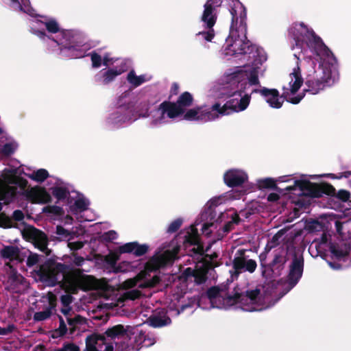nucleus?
<instances>
[{"mask_svg":"<svg viewBox=\"0 0 351 351\" xmlns=\"http://www.w3.org/2000/svg\"><path fill=\"white\" fill-rule=\"evenodd\" d=\"M246 19L247 15H245L243 18H239L237 22H231L229 36L226 38V55L249 54L253 58L258 55V47L247 40Z\"/></svg>","mask_w":351,"mask_h":351,"instance_id":"nucleus-1","label":"nucleus"},{"mask_svg":"<svg viewBox=\"0 0 351 351\" xmlns=\"http://www.w3.org/2000/svg\"><path fill=\"white\" fill-rule=\"evenodd\" d=\"M230 83L235 86V90L230 94V96L234 98L228 100L223 106L219 102L212 106V109L216 110L221 116L243 111L250 102V95L245 94L242 96L247 85L242 73H233L230 78Z\"/></svg>","mask_w":351,"mask_h":351,"instance_id":"nucleus-2","label":"nucleus"},{"mask_svg":"<svg viewBox=\"0 0 351 351\" xmlns=\"http://www.w3.org/2000/svg\"><path fill=\"white\" fill-rule=\"evenodd\" d=\"M71 267L69 265L57 262L53 258L47 259L34 270L39 281L47 287L66 285Z\"/></svg>","mask_w":351,"mask_h":351,"instance_id":"nucleus-3","label":"nucleus"},{"mask_svg":"<svg viewBox=\"0 0 351 351\" xmlns=\"http://www.w3.org/2000/svg\"><path fill=\"white\" fill-rule=\"evenodd\" d=\"M295 185L301 191L306 192V195L311 197L319 198L324 195H327L335 197L343 202H348L350 198V193L348 191L341 189L336 193L335 187L327 182L317 184L309 180H297L295 181Z\"/></svg>","mask_w":351,"mask_h":351,"instance_id":"nucleus-4","label":"nucleus"},{"mask_svg":"<svg viewBox=\"0 0 351 351\" xmlns=\"http://www.w3.org/2000/svg\"><path fill=\"white\" fill-rule=\"evenodd\" d=\"M332 71L329 67L319 64L317 69L313 70V73H309L305 81L307 86L304 92H309L311 94H317L326 86L330 85Z\"/></svg>","mask_w":351,"mask_h":351,"instance_id":"nucleus-5","label":"nucleus"},{"mask_svg":"<svg viewBox=\"0 0 351 351\" xmlns=\"http://www.w3.org/2000/svg\"><path fill=\"white\" fill-rule=\"evenodd\" d=\"M74 292L77 289L84 291L96 290L99 287V284L96 278L90 275H86L80 269H72L69 273L66 283Z\"/></svg>","mask_w":351,"mask_h":351,"instance_id":"nucleus-6","label":"nucleus"},{"mask_svg":"<svg viewBox=\"0 0 351 351\" xmlns=\"http://www.w3.org/2000/svg\"><path fill=\"white\" fill-rule=\"evenodd\" d=\"M300 27L305 31L304 36L308 47L311 49L317 56L332 58L335 60V57L332 52L312 29H308L303 23L300 24Z\"/></svg>","mask_w":351,"mask_h":351,"instance_id":"nucleus-7","label":"nucleus"},{"mask_svg":"<svg viewBox=\"0 0 351 351\" xmlns=\"http://www.w3.org/2000/svg\"><path fill=\"white\" fill-rule=\"evenodd\" d=\"M23 237L28 241L32 242L34 246L43 252L46 256H49L51 250L49 249L48 238L45 232L36 228L29 226L23 232Z\"/></svg>","mask_w":351,"mask_h":351,"instance_id":"nucleus-8","label":"nucleus"},{"mask_svg":"<svg viewBox=\"0 0 351 351\" xmlns=\"http://www.w3.org/2000/svg\"><path fill=\"white\" fill-rule=\"evenodd\" d=\"M179 251L180 247H176L171 250H167L161 254L154 255L146 263V268L150 271H156L167 265H172L178 258Z\"/></svg>","mask_w":351,"mask_h":351,"instance_id":"nucleus-9","label":"nucleus"},{"mask_svg":"<svg viewBox=\"0 0 351 351\" xmlns=\"http://www.w3.org/2000/svg\"><path fill=\"white\" fill-rule=\"evenodd\" d=\"M206 3L216 10L221 7H228L233 23L237 22L239 18L247 15L246 8L239 0H207Z\"/></svg>","mask_w":351,"mask_h":351,"instance_id":"nucleus-10","label":"nucleus"},{"mask_svg":"<svg viewBox=\"0 0 351 351\" xmlns=\"http://www.w3.org/2000/svg\"><path fill=\"white\" fill-rule=\"evenodd\" d=\"M304 260L302 255L295 253L289 265L287 276V284L289 289H293L300 281L304 271Z\"/></svg>","mask_w":351,"mask_h":351,"instance_id":"nucleus-11","label":"nucleus"},{"mask_svg":"<svg viewBox=\"0 0 351 351\" xmlns=\"http://www.w3.org/2000/svg\"><path fill=\"white\" fill-rule=\"evenodd\" d=\"M213 268V263L204 260L202 261L201 265H197L195 269L187 267L183 272L185 278H194L196 285H202L208 280V274Z\"/></svg>","mask_w":351,"mask_h":351,"instance_id":"nucleus-12","label":"nucleus"},{"mask_svg":"<svg viewBox=\"0 0 351 351\" xmlns=\"http://www.w3.org/2000/svg\"><path fill=\"white\" fill-rule=\"evenodd\" d=\"M261 290L258 288L252 290H247L242 293L235 292L233 295L227 294L226 299L232 304H241L246 305L248 304H256L258 301Z\"/></svg>","mask_w":351,"mask_h":351,"instance_id":"nucleus-13","label":"nucleus"},{"mask_svg":"<svg viewBox=\"0 0 351 351\" xmlns=\"http://www.w3.org/2000/svg\"><path fill=\"white\" fill-rule=\"evenodd\" d=\"M253 92L260 93L265 97L266 102L273 108H280L286 98V93H283L280 95L279 91L276 88H267L263 87L261 89H254Z\"/></svg>","mask_w":351,"mask_h":351,"instance_id":"nucleus-14","label":"nucleus"},{"mask_svg":"<svg viewBox=\"0 0 351 351\" xmlns=\"http://www.w3.org/2000/svg\"><path fill=\"white\" fill-rule=\"evenodd\" d=\"M86 348L83 351H113V346L106 345L104 335L93 333L86 338Z\"/></svg>","mask_w":351,"mask_h":351,"instance_id":"nucleus-15","label":"nucleus"},{"mask_svg":"<svg viewBox=\"0 0 351 351\" xmlns=\"http://www.w3.org/2000/svg\"><path fill=\"white\" fill-rule=\"evenodd\" d=\"M153 104H152L149 101V99L147 97H143L140 98L136 103V107L135 105L130 102L125 106H123L120 107V110L123 111L124 110H128L130 113H132L133 115V112L135 111L136 113L140 116V117H148L149 116V112L151 106Z\"/></svg>","mask_w":351,"mask_h":351,"instance_id":"nucleus-16","label":"nucleus"},{"mask_svg":"<svg viewBox=\"0 0 351 351\" xmlns=\"http://www.w3.org/2000/svg\"><path fill=\"white\" fill-rule=\"evenodd\" d=\"M247 178V175L245 172L237 169L228 170L223 175L224 183L231 188L241 186Z\"/></svg>","mask_w":351,"mask_h":351,"instance_id":"nucleus-17","label":"nucleus"},{"mask_svg":"<svg viewBox=\"0 0 351 351\" xmlns=\"http://www.w3.org/2000/svg\"><path fill=\"white\" fill-rule=\"evenodd\" d=\"M287 256L281 252H275L272 261L267 265L266 271H270L274 276L282 275L287 262Z\"/></svg>","mask_w":351,"mask_h":351,"instance_id":"nucleus-18","label":"nucleus"},{"mask_svg":"<svg viewBox=\"0 0 351 351\" xmlns=\"http://www.w3.org/2000/svg\"><path fill=\"white\" fill-rule=\"evenodd\" d=\"M158 110L160 112V120L164 119L165 114L169 119H174L184 113V109H181L176 102L170 101H165L161 103L158 107Z\"/></svg>","mask_w":351,"mask_h":351,"instance_id":"nucleus-19","label":"nucleus"},{"mask_svg":"<svg viewBox=\"0 0 351 351\" xmlns=\"http://www.w3.org/2000/svg\"><path fill=\"white\" fill-rule=\"evenodd\" d=\"M27 197L34 204H43L51 201V197L46 189L40 186L32 188L27 193Z\"/></svg>","mask_w":351,"mask_h":351,"instance_id":"nucleus-20","label":"nucleus"},{"mask_svg":"<svg viewBox=\"0 0 351 351\" xmlns=\"http://www.w3.org/2000/svg\"><path fill=\"white\" fill-rule=\"evenodd\" d=\"M62 38L65 40L64 41L60 40V42L56 41L55 39H52L54 42H56L59 45H62L65 49H68L71 51V55L75 58H80L85 56V51L81 49H77L76 47L72 45L71 38L73 37V32L71 30H62L61 32Z\"/></svg>","mask_w":351,"mask_h":351,"instance_id":"nucleus-21","label":"nucleus"},{"mask_svg":"<svg viewBox=\"0 0 351 351\" xmlns=\"http://www.w3.org/2000/svg\"><path fill=\"white\" fill-rule=\"evenodd\" d=\"M25 282V278L19 274L16 269L11 267L10 273L8 275L5 289L9 291L17 293L20 286Z\"/></svg>","mask_w":351,"mask_h":351,"instance_id":"nucleus-22","label":"nucleus"},{"mask_svg":"<svg viewBox=\"0 0 351 351\" xmlns=\"http://www.w3.org/2000/svg\"><path fill=\"white\" fill-rule=\"evenodd\" d=\"M328 250L332 258L341 261L349 256L350 247L346 243L330 241L328 243Z\"/></svg>","mask_w":351,"mask_h":351,"instance_id":"nucleus-23","label":"nucleus"},{"mask_svg":"<svg viewBox=\"0 0 351 351\" xmlns=\"http://www.w3.org/2000/svg\"><path fill=\"white\" fill-rule=\"evenodd\" d=\"M217 19V10L205 3L204 5V11L201 16L202 21L204 23L206 28H211L215 25Z\"/></svg>","mask_w":351,"mask_h":351,"instance_id":"nucleus-24","label":"nucleus"},{"mask_svg":"<svg viewBox=\"0 0 351 351\" xmlns=\"http://www.w3.org/2000/svg\"><path fill=\"white\" fill-rule=\"evenodd\" d=\"M147 320L149 325L154 328L165 326L170 324L171 322V319L167 315V312L162 311L151 315Z\"/></svg>","mask_w":351,"mask_h":351,"instance_id":"nucleus-25","label":"nucleus"},{"mask_svg":"<svg viewBox=\"0 0 351 351\" xmlns=\"http://www.w3.org/2000/svg\"><path fill=\"white\" fill-rule=\"evenodd\" d=\"M245 252L244 249H240L237 252V256H235L232 261L233 269H234V275L237 277L243 271L245 267V263L246 261Z\"/></svg>","mask_w":351,"mask_h":351,"instance_id":"nucleus-26","label":"nucleus"},{"mask_svg":"<svg viewBox=\"0 0 351 351\" xmlns=\"http://www.w3.org/2000/svg\"><path fill=\"white\" fill-rule=\"evenodd\" d=\"M290 75L291 77V81L289 83L291 85V93L294 95L298 91L303 84V78L302 77L300 68H295Z\"/></svg>","mask_w":351,"mask_h":351,"instance_id":"nucleus-27","label":"nucleus"},{"mask_svg":"<svg viewBox=\"0 0 351 351\" xmlns=\"http://www.w3.org/2000/svg\"><path fill=\"white\" fill-rule=\"evenodd\" d=\"M56 307V300L50 298L48 306L43 311L36 312L34 314V320L41 322L49 318L52 314V310Z\"/></svg>","mask_w":351,"mask_h":351,"instance_id":"nucleus-28","label":"nucleus"},{"mask_svg":"<svg viewBox=\"0 0 351 351\" xmlns=\"http://www.w3.org/2000/svg\"><path fill=\"white\" fill-rule=\"evenodd\" d=\"M0 254L4 259L16 260L19 257L20 250L17 246L6 245L1 249Z\"/></svg>","mask_w":351,"mask_h":351,"instance_id":"nucleus-29","label":"nucleus"},{"mask_svg":"<svg viewBox=\"0 0 351 351\" xmlns=\"http://www.w3.org/2000/svg\"><path fill=\"white\" fill-rule=\"evenodd\" d=\"M126 333L127 329L122 324H117L108 328L104 333V336L106 335L111 339H115L124 337Z\"/></svg>","mask_w":351,"mask_h":351,"instance_id":"nucleus-30","label":"nucleus"},{"mask_svg":"<svg viewBox=\"0 0 351 351\" xmlns=\"http://www.w3.org/2000/svg\"><path fill=\"white\" fill-rule=\"evenodd\" d=\"M193 95L187 91L182 93L176 101V104L181 109H184L193 104Z\"/></svg>","mask_w":351,"mask_h":351,"instance_id":"nucleus-31","label":"nucleus"},{"mask_svg":"<svg viewBox=\"0 0 351 351\" xmlns=\"http://www.w3.org/2000/svg\"><path fill=\"white\" fill-rule=\"evenodd\" d=\"M258 187L261 189H273L277 191H281V190L278 187L276 180L271 178H267L265 179L259 180L258 181Z\"/></svg>","mask_w":351,"mask_h":351,"instance_id":"nucleus-32","label":"nucleus"},{"mask_svg":"<svg viewBox=\"0 0 351 351\" xmlns=\"http://www.w3.org/2000/svg\"><path fill=\"white\" fill-rule=\"evenodd\" d=\"M121 74V71L120 70L114 69H109L103 73V84H108L111 82H112L116 77Z\"/></svg>","mask_w":351,"mask_h":351,"instance_id":"nucleus-33","label":"nucleus"},{"mask_svg":"<svg viewBox=\"0 0 351 351\" xmlns=\"http://www.w3.org/2000/svg\"><path fill=\"white\" fill-rule=\"evenodd\" d=\"M127 80L134 87L141 86L145 80L143 75L137 76L134 71H130L127 75Z\"/></svg>","mask_w":351,"mask_h":351,"instance_id":"nucleus-34","label":"nucleus"},{"mask_svg":"<svg viewBox=\"0 0 351 351\" xmlns=\"http://www.w3.org/2000/svg\"><path fill=\"white\" fill-rule=\"evenodd\" d=\"M89 202L84 198H79L75 201L73 206H71L72 212H82L88 209Z\"/></svg>","mask_w":351,"mask_h":351,"instance_id":"nucleus-35","label":"nucleus"},{"mask_svg":"<svg viewBox=\"0 0 351 351\" xmlns=\"http://www.w3.org/2000/svg\"><path fill=\"white\" fill-rule=\"evenodd\" d=\"M58 317L59 319L60 325L59 327L53 331L52 335L53 338L63 337L66 334L68 330L63 317L60 315H58Z\"/></svg>","mask_w":351,"mask_h":351,"instance_id":"nucleus-36","label":"nucleus"},{"mask_svg":"<svg viewBox=\"0 0 351 351\" xmlns=\"http://www.w3.org/2000/svg\"><path fill=\"white\" fill-rule=\"evenodd\" d=\"M52 195L58 200H63L69 195L66 188L62 186H54L51 188Z\"/></svg>","mask_w":351,"mask_h":351,"instance_id":"nucleus-37","label":"nucleus"},{"mask_svg":"<svg viewBox=\"0 0 351 351\" xmlns=\"http://www.w3.org/2000/svg\"><path fill=\"white\" fill-rule=\"evenodd\" d=\"M49 176L48 171L45 169H40L29 176L31 179L38 182H44Z\"/></svg>","mask_w":351,"mask_h":351,"instance_id":"nucleus-38","label":"nucleus"},{"mask_svg":"<svg viewBox=\"0 0 351 351\" xmlns=\"http://www.w3.org/2000/svg\"><path fill=\"white\" fill-rule=\"evenodd\" d=\"M68 324L71 326V333L72 334L77 325H82L86 323V319L80 315H76L74 317H66Z\"/></svg>","mask_w":351,"mask_h":351,"instance_id":"nucleus-39","label":"nucleus"},{"mask_svg":"<svg viewBox=\"0 0 351 351\" xmlns=\"http://www.w3.org/2000/svg\"><path fill=\"white\" fill-rule=\"evenodd\" d=\"M42 23L45 25L49 33L56 34L60 32L59 25L55 19H51Z\"/></svg>","mask_w":351,"mask_h":351,"instance_id":"nucleus-40","label":"nucleus"},{"mask_svg":"<svg viewBox=\"0 0 351 351\" xmlns=\"http://www.w3.org/2000/svg\"><path fill=\"white\" fill-rule=\"evenodd\" d=\"M43 211L44 213H50L56 216H62L64 214L63 208L56 205L47 206L43 208Z\"/></svg>","mask_w":351,"mask_h":351,"instance_id":"nucleus-41","label":"nucleus"},{"mask_svg":"<svg viewBox=\"0 0 351 351\" xmlns=\"http://www.w3.org/2000/svg\"><path fill=\"white\" fill-rule=\"evenodd\" d=\"M14 196V191L11 188L0 189V200L5 201L8 203L9 201Z\"/></svg>","mask_w":351,"mask_h":351,"instance_id":"nucleus-42","label":"nucleus"},{"mask_svg":"<svg viewBox=\"0 0 351 351\" xmlns=\"http://www.w3.org/2000/svg\"><path fill=\"white\" fill-rule=\"evenodd\" d=\"M147 335L145 332H141L138 335V339L136 341H140V343L142 344V346L148 347L154 343V339L152 338H147Z\"/></svg>","mask_w":351,"mask_h":351,"instance_id":"nucleus-43","label":"nucleus"},{"mask_svg":"<svg viewBox=\"0 0 351 351\" xmlns=\"http://www.w3.org/2000/svg\"><path fill=\"white\" fill-rule=\"evenodd\" d=\"M87 56H90L92 66L93 68H99L102 63L101 56L95 51H92Z\"/></svg>","mask_w":351,"mask_h":351,"instance_id":"nucleus-44","label":"nucleus"},{"mask_svg":"<svg viewBox=\"0 0 351 351\" xmlns=\"http://www.w3.org/2000/svg\"><path fill=\"white\" fill-rule=\"evenodd\" d=\"M136 245V241L127 243L119 247V252L123 253H133L134 254V250Z\"/></svg>","mask_w":351,"mask_h":351,"instance_id":"nucleus-45","label":"nucleus"},{"mask_svg":"<svg viewBox=\"0 0 351 351\" xmlns=\"http://www.w3.org/2000/svg\"><path fill=\"white\" fill-rule=\"evenodd\" d=\"M182 223L183 220L181 218L176 219L169 224L167 232L170 234L177 232L181 227Z\"/></svg>","mask_w":351,"mask_h":351,"instance_id":"nucleus-46","label":"nucleus"},{"mask_svg":"<svg viewBox=\"0 0 351 351\" xmlns=\"http://www.w3.org/2000/svg\"><path fill=\"white\" fill-rule=\"evenodd\" d=\"M199 112V108L190 109L184 114V119L188 121L197 120V116Z\"/></svg>","mask_w":351,"mask_h":351,"instance_id":"nucleus-47","label":"nucleus"},{"mask_svg":"<svg viewBox=\"0 0 351 351\" xmlns=\"http://www.w3.org/2000/svg\"><path fill=\"white\" fill-rule=\"evenodd\" d=\"M221 289L217 287L213 286L208 289L206 291V295L210 300L218 298L220 295Z\"/></svg>","mask_w":351,"mask_h":351,"instance_id":"nucleus-48","label":"nucleus"},{"mask_svg":"<svg viewBox=\"0 0 351 351\" xmlns=\"http://www.w3.org/2000/svg\"><path fill=\"white\" fill-rule=\"evenodd\" d=\"M149 250V245L147 244H139L136 242V245L134 250V255L136 256H141L145 254Z\"/></svg>","mask_w":351,"mask_h":351,"instance_id":"nucleus-49","label":"nucleus"},{"mask_svg":"<svg viewBox=\"0 0 351 351\" xmlns=\"http://www.w3.org/2000/svg\"><path fill=\"white\" fill-rule=\"evenodd\" d=\"M141 292L137 289H133L128 291H126L123 294V297L125 300H134L141 297Z\"/></svg>","mask_w":351,"mask_h":351,"instance_id":"nucleus-50","label":"nucleus"},{"mask_svg":"<svg viewBox=\"0 0 351 351\" xmlns=\"http://www.w3.org/2000/svg\"><path fill=\"white\" fill-rule=\"evenodd\" d=\"M207 29L208 31L200 32L197 35L202 36L205 40L210 42L215 36V32L213 27Z\"/></svg>","mask_w":351,"mask_h":351,"instance_id":"nucleus-51","label":"nucleus"},{"mask_svg":"<svg viewBox=\"0 0 351 351\" xmlns=\"http://www.w3.org/2000/svg\"><path fill=\"white\" fill-rule=\"evenodd\" d=\"M257 267L256 262L253 259H248L245 261V267L243 271L253 273Z\"/></svg>","mask_w":351,"mask_h":351,"instance_id":"nucleus-52","label":"nucleus"},{"mask_svg":"<svg viewBox=\"0 0 351 351\" xmlns=\"http://www.w3.org/2000/svg\"><path fill=\"white\" fill-rule=\"evenodd\" d=\"M186 241L193 245H197L201 243L200 239L197 232L189 234L187 237H186Z\"/></svg>","mask_w":351,"mask_h":351,"instance_id":"nucleus-53","label":"nucleus"},{"mask_svg":"<svg viewBox=\"0 0 351 351\" xmlns=\"http://www.w3.org/2000/svg\"><path fill=\"white\" fill-rule=\"evenodd\" d=\"M117 237V234L114 230H109L106 232H104L102 236V240L106 242H111L113 240L116 239Z\"/></svg>","mask_w":351,"mask_h":351,"instance_id":"nucleus-54","label":"nucleus"},{"mask_svg":"<svg viewBox=\"0 0 351 351\" xmlns=\"http://www.w3.org/2000/svg\"><path fill=\"white\" fill-rule=\"evenodd\" d=\"M40 257L37 254H30L26 261L27 265L30 267L36 265L40 261Z\"/></svg>","mask_w":351,"mask_h":351,"instance_id":"nucleus-55","label":"nucleus"},{"mask_svg":"<svg viewBox=\"0 0 351 351\" xmlns=\"http://www.w3.org/2000/svg\"><path fill=\"white\" fill-rule=\"evenodd\" d=\"M160 282V278L158 276H154L151 279L144 282L143 287H154Z\"/></svg>","mask_w":351,"mask_h":351,"instance_id":"nucleus-56","label":"nucleus"},{"mask_svg":"<svg viewBox=\"0 0 351 351\" xmlns=\"http://www.w3.org/2000/svg\"><path fill=\"white\" fill-rule=\"evenodd\" d=\"M207 121H213L221 116L216 110L212 109V106L208 110H204Z\"/></svg>","mask_w":351,"mask_h":351,"instance_id":"nucleus-57","label":"nucleus"},{"mask_svg":"<svg viewBox=\"0 0 351 351\" xmlns=\"http://www.w3.org/2000/svg\"><path fill=\"white\" fill-rule=\"evenodd\" d=\"M286 93V98H285L284 99H286L288 102L291 103L293 104H299L300 102V101L304 97V94L302 93V94L298 95L297 96L288 98L287 95L289 93Z\"/></svg>","mask_w":351,"mask_h":351,"instance_id":"nucleus-58","label":"nucleus"},{"mask_svg":"<svg viewBox=\"0 0 351 351\" xmlns=\"http://www.w3.org/2000/svg\"><path fill=\"white\" fill-rule=\"evenodd\" d=\"M73 298L70 294L62 295L60 297V302L63 306H68L72 303Z\"/></svg>","mask_w":351,"mask_h":351,"instance_id":"nucleus-59","label":"nucleus"},{"mask_svg":"<svg viewBox=\"0 0 351 351\" xmlns=\"http://www.w3.org/2000/svg\"><path fill=\"white\" fill-rule=\"evenodd\" d=\"M2 152L4 155L10 156L14 152V147L12 143H7L3 145L2 148Z\"/></svg>","mask_w":351,"mask_h":351,"instance_id":"nucleus-60","label":"nucleus"},{"mask_svg":"<svg viewBox=\"0 0 351 351\" xmlns=\"http://www.w3.org/2000/svg\"><path fill=\"white\" fill-rule=\"evenodd\" d=\"M351 176V171H346L344 172L339 173V175L334 173H329L327 175L328 177L332 179H341L342 178H348Z\"/></svg>","mask_w":351,"mask_h":351,"instance_id":"nucleus-61","label":"nucleus"},{"mask_svg":"<svg viewBox=\"0 0 351 351\" xmlns=\"http://www.w3.org/2000/svg\"><path fill=\"white\" fill-rule=\"evenodd\" d=\"M16 329L14 324H9L6 328L0 327V335H8Z\"/></svg>","mask_w":351,"mask_h":351,"instance_id":"nucleus-62","label":"nucleus"},{"mask_svg":"<svg viewBox=\"0 0 351 351\" xmlns=\"http://www.w3.org/2000/svg\"><path fill=\"white\" fill-rule=\"evenodd\" d=\"M248 81L250 85H258L260 82L258 80V74L256 71H252L248 77Z\"/></svg>","mask_w":351,"mask_h":351,"instance_id":"nucleus-63","label":"nucleus"},{"mask_svg":"<svg viewBox=\"0 0 351 351\" xmlns=\"http://www.w3.org/2000/svg\"><path fill=\"white\" fill-rule=\"evenodd\" d=\"M62 348L63 351H80L79 346L73 343H65Z\"/></svg>","mask_w":351,"mask_h":351,"instance_id":"nucleus-64","label":"nucleus"}]
</instances>
